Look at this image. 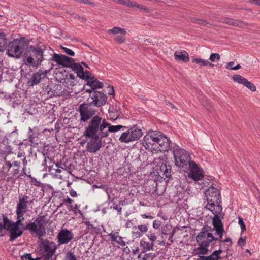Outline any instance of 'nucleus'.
I'll use <instances>...</instances> for the list:
<instances>
[{
	"mask_svg": "<svg viewBox=\"0 0 260 260\" xmlns=\"http://www.w3.org/2000/svg\"><path fill=\"white\" fill-rule=\"evenodd\" d=\"M48 223V220L45 215L39 216L33 222L26 223L25 226L17 228L12 226L8 223L0 222V233L3 229L9 232V241H13L16 239L21 236L24 230H28L31 234H35L40 240L43 239V237L46 235V228Z\"/></svg>",
	"mask_w": 260,
	"mask_h": 260,
	"instance_id": "f257e3e1",
	"label": "nucleus"
},
{
	"mask_svg": "<svg viewBox=\"0 0 260 260\" xmlns=\"http://www.w3.org/2000/svg\"><path fill=\"white\" fill-rule=\"evenodd\" d=\"M78 111L80 113V123H87L85 127L83 136L91 139L95 131L102 125L101 123L103 118L101 114H96L98 109L87 102L80 104Z\"/></svg>",
	"mask_w": 260,
	"mask_h": 260,
	"instance_id": "f03ea898",
	"label": "nucleus"
},
{
	"mask_svg": "<svg viewBox=\"0 0 260 260\" xmlns=\"http://www.w3.org/2000/svg\"><path fill=\"white\" fill-rule=\"evenodd\" d=\"M53 52V50L45 45H27L23 55V64L38 68L44 60L48 59V56L45 54L46 51Z\"/></svg>",
	"mask_w": 260,
	"mask_h": 260,
	"instance_id": "7ed1b4c3",
	"label": "nucleus"
},
{
	"mask_svg": "<svg viewBox=\"0 0 260 260\" xmlns=\"http://www.w3.org/2000/svg\"><path fill=\"white\" fill-rule=\"evenodd\" d=\"M101 124L91 137L92 141L87 144V149L90 152H95L101 148L102 140L107 138L110 132L115 133L121 129L126 128V126L121 125H111L105 118H103Z\"/></svg>",
	"mask_w": 260,
	"mask_h": 260,
	"instance_id": "20e7f679",
	"label": "nucleus"
},
{
	"mask_svg": "<svg viewBox=\"0 0 260 260\" xmlns=\"http://www.w3.org/2000/svg\"><path fill=\"white\" fill-rule=\"evenodd\" d=\"M40 250L38 254L40 257H37L33 258L30 253H26L21 256L22 260H50L58 248L57 245L55 242L50 241L48 239H45L41 242L39 245Z\"/></svg>",
	"mask_w": 260,
	"mask_h": 260,
	"instance_id": "39448f33",
	"label": "nucleus"
},
{
	"mask_svg": "<svg viewBox=\"0 0 260 260\" xmlns=\"http://www.w3.org/2000/svg\"><path fill=\"white\" fill-rule=\"evenodd\" d=\"M30 41L25 37L14 39L9 42L6 46H8L7 54L11 57L17 59L20 58L22 54L24 48L30 43Z\"/></svg>",
	"mask_w": 260,
	"mask_h": 260,
	"instance_id": "423d86ee",
	"label": "nucleus"
},
{
	"mask_svg": "<svg viewBox=\"0 0 260 260\" xmlns=\"http://www.w3.org/2000/svg\"><path fill=\"white\" fill-rule=\"evenodd\" d=\"M205 196L207 200V204L206 208L210 211V209H216L218 206H222L221 197L220 192L217 188L214 187H210L205 192Z\"/></svg>",
	"mask_w": 260,
	"mask_h": 260,
	"instance_id": "0eeeda50",
	"label": "nucleus"
},
{
	"mask_svg": "<svg viewBox=\"0 0 260 260\" xmlns=\"http://www.w3.org/2000/svg\"><path fill=\"white\" fill-rule=\"evenodd\" d=\"M171 151L174 156L175 162H196L193 159V157H194L193 154L176 145L171 148Z\"/></svg>",
	"mask_w": 260,
	"mask_h": 260,
	"instance_id": "6e6552de",
	"label": "nucleus"
},
{
	"mask_svg": "<svg viewBox=\"0 0 260 260\" xmlns=\"http://www.w3.org/2000/svg\"><path fill=\"white\" fill-rule=\"evenodd\" d=\"M176 166H181L182 164H175ZM188 165V168L186 171L187 176L189 178L195 181L202 180L204 177L202 169L199 167L197 164H182V167H187Z\"/></svg>",
	"mask_w": 260,
	"mask_h": 260,
	"instance_id": "1a4fd4ad",
	"label": "nucleus"
},
{
	"mask_svg": "<svg viewBox=\"0 0 260 260\" xmlns=\"http://www.w3.org/2000/svg\"><path fill=\"white\" fill-rule=\"evenodd\" d=\"M107 96L102 92L96 90L91 95V98L87 99V102L94 107H100L106 104Z\"/></svg>",
	"mask_w": 260,
	"mask_h": 260,
	"instance_id": "9d476101",
	"label": "nucleus"
},
{
	"mask_svg": "<svg viewBox=\"0 0 260 260\" xmlns=\"http://www.w3.org/2000/svg\"><path fill=\"white\" fill-rule=\"evenodd\" d=\"M196 239L199 246L208 247L210 243L214 242L215 237L212 233H207V231L201 230Z\"/></svg>",
	"mask_w": 260,
	"mask_h": 260,
	"instance_id": "9b49d317",
	"label": "nucleus"
},
{
	"mask_svg": "<svg viewBox=\"0 0 260 260\" xmlns=\"http://www.w3.org/2000/svg\"><path fill=\"white\" fill-rule=\"evenodd\" d=\"M222 206H219L216 207V209H212V210L210 209V211L214 215L212 218V224L215 231L224 229L223 224L219 216V215H220V216L222 217V218H223V216L224 214L222 213Z\"/></svg>",
	"mask_w": 260,
	"mask_h": 260,
	"instance_id": "f8f14e48",
	"label": "nucleus"
},
{
	"mask_svg": "<svg viewBox=\"0 0 260 260\" xmlns=\"http://www.w3.org/2000/svg\"><path fill=\"white\" fill-rule=\"evenodd\" d=\"M175 144H172L169 139L162 133L160 135L158 141L157 142V147L155 149H158L160 151H171V148L174 147Z\"/></svg>",
	"mask_w": 260,
	"mask_h": 260,
	"instance_id": "ddd939ff",
	"label": "nucleus"
},
{
	"mask_svg": "<svg viewBox=\"0 0 260 260\" xmlns=\"http://www.w3.org/2000/svg\"><path fill=\"white\" fill-rule=\"evenodd\" d=\"M74 234L67 229H62L58 233L56 239L58 245L67 244L73 238Z\"/></svg>",
	"mask_w": 260,
	"mask_h": 260,
	"instance_id": "4468645a",
	"label": "nucleus"
},
{
	"mask_svg": "<svg viewBox=\"0 0 260 260\" xmlns=\"http://www.w3.org/2000/svg\"><path fill=\"white\" fill-rule=\"evenodd\" d=\"M67 164H55V168L53 167V166H49L48 171L51 173H54L52 171H55V173H61L62 170L63 171H67V172L72 174V170L73 165L72 164H69L68 166L67 165Z\"/></svg>",
	"mask_w": 260,
	"mask_h": 260,
	"instance_id": "2eb2a0df",
	"label": "nucleus"
},
{
	"mask_svg": "<svg viewBox=\"0 0 260 260\" xmlns=\"http://www.w3.org/2000/svg\"><path fill=\"white\" fill-rule=\"evenodd\" d=\"M70 68L76 73L77 76L80 79H86L89 78L88 71H84L83 67L80 63H75L74 61Z\"/></svg>",
	"mask_w": 260,
	"mask_h": 260,
	"instance_id": "dca6fc26",
	"label": "nucleus"
},
{
	"mask_svg": "<svg viewBox=\"0 0 260 260\" xmlns=\"http://www.w3.org/2000/svg\"><path fill=\"white\" fill-rule=\"evenodd\" d=\"M28 129V142H25L26 146L29 145L31 147H36L39 144L38 134L37 133L34 132L30 127H29Z\"/></svg>",
	"mask_w": 260,
	"mask_h": 260,
	"instance_id": "f3484780",
	"label": "nucleus"
},
{
	"mask_svg": "<svg viewBox=\"0 0 260 260\" xmlns=\"http://www.w3.org/2000/svg\"><path fill=\"white\" fill-rule=\"evenodd\" d=\"M18 135L17 130L15 129L12 132L8 135L7 138V141L9 143H14L15 144L19 145V149H21V147H23V146H26V143L23 142H20L18 143V141L16 140Z\"/></svg>",
	"mask_w": 260,
	"mask_h": 260,
	"instance_id": "a211bd4d",
	"label": "nucleus"
},
{
	"mask_svg": "<svg viewBox=\"0 0 260 260\" xmlns=\"http://www.w3.org/2000/svg\"><path fill=\"white\" fill-rule=\"evenodd\" d=\"M13 148L9 145L6 147L5 151L0 150V156L3 158L5 162H11V160H8V156H12L13 158L16 156V153L13 151Z\"/></svg>",
	"mask_w": 260,
	"mask_h": 260,
	"instance_id": "6ab92c4d",
	"label": "nucleus"
},
{
	"mask_svg": "<svg viewBox=\"0 0 260 260\" xmlns=\"http://www.w3.org/2000/svg\"><path fill=\"white\" fill-rule=\"evenodd\" d=\"M140 246L142 248V252L145 253L148 251H153L154 249V243L152 242L146 241L144 239H142L140 241Z\"/></svg>",
	"mask_w": 260,
	"mask_h": 260,
	"instance_id": "aec40b11",
	"label": "nucleus"
},
{
	"mask_svg": "<svg viewBox=\"0 0 260 260\" xmlns=\"http://www.w3.org/2000/svg\"><path fill=\"white\" fill-rule=\"evenodd\" d=\"M50 55L51 57H48L47 60L53 61L56 62L58 66H63L66 55L61 54H56L54 53L53 51V52H51Z\"/></svg>",
	"mask_w": 260,
	"mask_h": 260,
	"instance_id": "412c9836",
	"label": "nucleus"
},
{
	"mask_svg": "<svg viewBox=\"0 0 260 260\" xmlns=\"http://www.w3.org/2000/svg\"><path fill=\"white\" fill-rule=\"evenodd\" d=\"M174 58L178 61L187 62L189 60V55L185 50L176 51L174 53Z\"/></svg>",
	"mask_w": 260,
	"mask_h": 260,
	"instance_id": "4be33fe9",
	"label": "nucleus"
},
{
	"mask_svg": "<svg viewBox=\"0 0 260 260\" xmlns=\"http://www.w3.org/2000/svg\"><path fill=\"white\" fill-rule=\"evenodd\" d=\"M142 144L146 149L155 150L157 147V145L153 142L151 137L148 133L144 137Z\"/></svg>",
	"mask_w": 260,
	"mask_h": 260,
	"instance_id": "5701e85b",
	"label": "nucleus"
},
{
	"mask_svg": "<svg viewBox=\"0 0 260 260\" xmlns=\"http://www.w3.org/2000/svg\"><path fill=\"white\" fill-rule=\"evenodd\" d=\"M28 198L29 197L27 196H24L22 198L20 197L18 203L16 207V209L26 212L28 208L27 204L28 203L27 200Z\"/></svg>",
	"mask_w": 260,
	"mask_h": 260,
	"instance_id": "b1692460",
	"label": "nucleus"
},
{
	"mask_svg": "<svg viewBox=\"0 0 260 260\" xmlns=\"http://www.w3.org/2000/svg\"><path fill=\"white\" fill-rule=\"evenodd\" d=\"M221 21L223 23L227 24L230 25H232L239 27H245L247 26V24L243 21L239 20H235L233 19H230L228 18H223Z\"/></svg>",
	"mask_w": 260,
	"mask_h": 260,
	"instance_id": "393cba45",
	"label": "nucleus"
},
{
	"mask_svg": "<svg viewBox=\"0 0 260 260\" xmlns=\"http://www.w3.org/2000/svg\"><path fill=\"white\" fill-rule=\"evenodd\" d=\"M129 129L132 135L130 140H133V141L138 140L143 135L142 130L136 125L130 127Z\"/></svg>",
	"mask_w": 260,
	"mask_h": 260,
	"instance_id": "a878e982",
	"label": "nucleus"
},
{
	"mask_svg": "<svg viewBox=\"0 0 260 260\" xmlns=\"http://www.w3.org/2000/svg\"><path fill=\"white\" fill-rule=\"evenodd\" d=\"M4 167L8 168V171L13 174V177H16L20 172L19 164H5Z\"/></svg>",
	"mask_w": 260,
	"mask_h": 260,
	"instance_id": "bb28decb",
	"label": "nucleus"
},
{
	"mask_svg": "<svg viewBox=\"0 0 260 260\" xmlns=\"http://www.w3.org/2000/svg\"><path fill=\"white\" fill-rule=\"evenodd\" d=\"M131 165L132 164H126L125 167L126 166L127 169H124L123 171L122 168H119L118 171L119 173L122 172V174L123 175L127 176L128 174H135L136 172H138L139 171L138 170H136L133 166H131Z\"/></svg>",
	"mask_w": 260,
	"mask_h": 260,
	"instance_id": "cd10ccee",
	"label": "nucleus"
},
{
	"mask_svg": "<svg viewBox=\"0 0 260 260\" xmlns=\"http://www.w3.org/2000/svg\"><path fill=\"white\" fill-rule=\"evenodd\" d=\"M43 79L40 77V75L39 73H34L32 74V77L27 82V85L30 87H32L35 85L39 84L41 80Z\"/></svg>",
	"mask_w": 260,
	"mask_h": 260,
	"instance_id": "c85d7f7f",
	"label": "nucleus"
},
{
	"mask_svg": "<svg viewBox=\"0 0 260 260\" xmlns=\"http://www.w3.org/2000/svg\"><path fill=\"white\" fill-rule=\"evenodd\" d=\"M2 216L3 217V222H5V223H8L9 224H10L12 226H14L17 228H20V226L23 225L22 223V222L24 221V220H19V219H17V221L16 222H13V221L10 220L4 214H2Z\"/></svg>",
	"mask_w": 260,
	"mask_h": 260,
	"instance_id": "c756f323",
	"label": "nucleus"
},
{
	"mask_svg": "<svg viewBox=\"0 0 260 260\" xmlns=\"http://www.w3.org/2000/svg\"><path fill=\"white\" fill-rule=\"evenodd\" d=\"M131 136L132 135L130 133V129L129 128L127 131L122 133L119 140L120 142L128 143L130 142L133 141V140H130L131 138V137H132Z\"/></svg>",
	"mask_w": 260,
	"mask_h": 260,
	"instance_id": "7c9ffc66",
	"label": "nucleus"
},
{
	"mask_svg": "<svg viewBox=\"0 0 260 260\" xmlns=\"http://www.w3.org/2000/svg\"><path fill=\"white\" fill-rule=\"evenodd\" d=\"M160 171L163 172V174L166 178H170L171 176V166L167 164H161L160 167Z\"/></svg>",
	"mask_w": 260,
	"mask_h": 260,
	"instance_id": "2f4dec72",
	"label": "nucleus"
},
{
	"mask_svg": "<svg viewBox=\"0 0 260 260\" xmlns=\"http://www.w3.org/2000/svg\"><path fill=\"white\" fill-rule=\"evenodd\" d=\"M208 247L205 246H200V247L193 249L192 253L194 255L206 254L208 252Z\"/></svg>",
	"mask_w": 260,
	"mask_h": 260,
	"instance_id": "473e14b6",
	"label": "nucleus"
},
{
	"mask_svg": "<svg viewBox=\"0 0 260 260\" xmlns=\"http://www.w3.org/2000/svg\"><path fill=\"white\" fill-rule=\"evenodd\" d=\"M67 73L66 71L64 70V72H60L56 74V78L57 80H58L60 82L62 83L68 84L69 81L67 78Z\"/></svg>",
	"mask_w": 260,
	"mask_h": 260,
	"instance_id": "72a5a7b5",
	"label": "nucleus"
},
{
	"mask_svg": "<svg viewBox=\"0 0 260 260\" xmlns=\"http://www.w3.org/2000/svg\"><path fill=\"white\" fill-rule=\"evenodd\" d=\"M58 87V86L55 85L51 83L48 85L45 88V91L51 95H58L59 94L55 91V88L57 89Z\"/></svg>",
	"mask_w": 260,
	"mask_h": 260,
	"instance_id": "f704fd0d",
	"label": "nucleus"
},
{
	"mask_svg": "<svg viewBox=\"0 0 260 260\" xmlns=\"http://www.w3.org/2000/svg\"><path fill=\"white\" fill-rule=\"evenodd\" d=\"M41 190L43 192L51 193L52 196H55V193L59 192V191H54L53 187L50 184H44Z\"/></svg>",
	"mask_w": 260,
	"mask_h": 260,
	"instance_id": "c9c22d12",
	"label": "nucleus"
},
{
	"mask_svg": "<svg viewBox=\"0 0 260 260\" xmlns=\"http://www.w3.org/2000/svg\"><path fill=\"white\" fill-rule=\"evenodd\" d=\"M7 41L5 34L0 32V52L3 51L4 48L7 45Z\"/></svg>",
	"mask_w": 260,
	"mask_h": 260,
	"instance_id": "e433bc0d",
	"label": "nucleus"
},
{
	"mask_svg": "<svg viewBox=\"0 0 260 260\" xmlns=\"http://www.w3.org/2000/svg\"><path fill=\"white\" fill-rule=\"evenodd\" d=\"M161 133V132L158 131H151L149 132L148 134L149 135L150 137H151L152 140L153 142H154V143L157 145V141H158V138H159Z\"/></svg>",
	"mask_w": 260,
	"mask_h": 260,
	"instance_id": "4c0bfd02",
	"label": "nucleus"
},
{
	"mask_svg": "<svg viewBox=\"0 0 260 260\" xmlns=\"http://www.w3.org/2000/svg\"><path fill=\"white\" fill-rule=\"evenodd\" d=\"M147 185L148 186L150 185L152 187V189L149 190V193H151V192L153 193L156 191V187L157 186V182L155 180H153V179L148 180V182L146 184V187H147Z\"/></svg>",
	"mask_w": 260,
	"mask_h": 260,
	"instance_id": "58836bf2",
	"label": "nucleus"
},
{
	"mask_svg": "<svg viewBox=\"0 0 260 260\" xmlns=\"http://www.w3.org/2000/svg\"><path fill=\"white\" fill-rule=\"evenodd\" d=\"M108 32L115 35L126 33L125 29L119 27H114L112 29L108 30Z\"/></svg>",
	"mask_w": 260,
	"mask_h": 260,
	"instance_id": "ea45409f",
	"label": "nucleus"
},
{
	"mask_svg": "<svg viewBox=\"0 0 260 260\" xmlns=\"http://www.w3.org/2000/svg\"><path fill=\"white\" fill-rule=\"evenodd\" d=\"M191 22L192 23H194L202 26H206L209 23L207 22V21L201 19H199L197 18H191Z\"/></svg>",
	"mask_w": 260,
	"mask_h": 260,
	"instance_id": "a19ab883",
	"label": "nucleus"
},
{
	"mask_svg": "<svg viewBox=\"0 0 260 260\" xmlns=\"http://www.w3.org/2000/svg\"><path fill=\"white\" fill-rule=\"evenodd\" d=\"M74 61L75 59L74 58L66 56L62 67L70 68Z\"/></svg>",
	"mask_w": 260,
	"mask_h": 260,
	"instance_id": "79ce46f5",
	"label": "nucleus"
},
{
	"mask_svg": "<svg viewBox=\"0 0 260 260\" xmlns=\"http://www.w3.org/2000/svg\"><path fill=\"white\" fill-rule=\"evenodd\" d=\"M232 78L235 82L243 85H244L245 81L246 80V78L238 74L233 75Z\"/></svg>",
	"mask_w": 260,
	"mask_h": 260,
	"instance_id": "37998d69",
	"label": "nucleus"
},
{
	"mask_svg": "<svg viewBox=\"0 0 260 260\" xmlns=\"http://www.w3.org/2000/svg\"><path fill=\"white\" fill-rule=\"evenodd\" d=\"M88 76H89V78L86 79H84L87 82L86 85L90 87L91 88L92 84H93L94 82V79H96L90 73V72L88 71Z\"/></svg>",
	"mask_w": 260,
	"mask_h": 260,
	"instance_id": "c03bdc74",
	"label": "nucleus"
},
{
	"mask_svg": "<svg viewBox=\"0 0 260 260\" xmlns=\"http://www.w3.org/2000/svg\"><path fill=\"white\" fill-rule=\"evenodd\" d=\"M125 34H120L119 35H116L114 38L115 41L119 44L124 43L126 40L125 37Z\"/></svg>",
	"mask_w": 260,
	"mask_h": 260,
	"instance_id": "a18cd8bd",
	"label": "nucleus"
},
{
	"mask_svg": "<svg viewBox=\"0 0 260 260\" xmlns=\"http://www.w3.org/2000/svg\"><path fill=\"white\" fill-rule=\"evenodd\" d=\"M103 87V83L99 81L96 78L94 79L93 84L91 87L92 90H96L97 89L102 88Z\"/></svg>",
	"mask_w": 260,
	"mask_h": 260,
	"instance_id": "49530a36",
	"label": "nucleus"
},
{
	"mask_svg": "<svg viewBox=\"0 0 260 260\" xmlns=\"http://www.w3.org/2000/svg\"><path fill=\"white\" fill-rule=\"evenodd\" d=\"M222 253V250L221 249H219L218 250H216L214 251L210 256H211L212 258H213L214 260H218L221 258V256L220 254Z\"/></svg>",
	"mask_w": 260,
	"mask_h": 260,
	"instance_id": "de8ad7c7",
	"label": "nucleus"
},
{
	"mask_svg": "<svg viewBox=\"0 0 260 260\" xmlns=\"http://www.w3.org/2000/svg\"><path fill=\"white\" fill-rule=\"evenodd\" d=\"M207 60H204L202 58H194L192 61L193 63H195L196 64L200 66V67L202 66H205Z\"/></svg>",
	"mask_w": 260,
	"mask_h": 260,
	"instance_id": "09e8293b",
	"label": "nucleus"
},
{
	"mask_svg": "<svg viewBox=\"0 0 260 260\" xmlns=\"http://www.w3.org/2000/svg\"><path fill=\"white\" fill-rule=\"evenodd\" d=\"M244 85L253 92L255 91L256 90V86L252 83L248 81L247 79L245 81Z\"/></svg>",
	"mask_w": 260,
	"mask_h": 260,
	"instance_id": "8fccbe9b",
	"label": "nucleus"
},
{
	"mask_svg": "<svg viewBox=\"0 0 260 260\" xmlns=\"http://www.w3.org/2000/svg\"><path fill=\"white\" fill-rule=\"evenodd\" d=\"M146 236L150 240V241L154 243V242L157 239V236L155 233H153L151 231L148 232V233L146 234Z\"/></svg>",
	"mask_w": 260,
	"mask_h": 260,
	"instance_id": "3c124183",
	"label": "nucleus"
},
{
	"mask_svg": "<svg viewBox=\"0 0 260 260\" xmlns=\"http://www.w3.org/2000/svg\"><path fill=\"white\" fill-rule=\"evenodd\" d=\"M216 231V234L218 235L219 236L218 237H215L214 242L217 241L219 242H221L223 240H222V236L223 233L225 232V231L224 229L222 230H218Z\"/></svg>",
	"mask_w": 260,
	"mask_h": 260,
	"instance_id": "603ef678",
	"label": "nucleus"
},
{
	"mask_svg": "<svg viewBox=\"0 0 260 260\" xmlns=\"http://www.w3.org/2000/svg\"><path fill=\"white\" fill-rule=\"evenodd\" d=\"M172 225L168 224H166L161 229V234L162 235L168 234L172 230Z\"/></svg>",
	"mask_w": 260,
	"mask_h": 260,
	"instance_id": "864d4df0",
	"label": "nucleus"
},
{
	"mask_svg": "<svg viewBox=\"0 0 260 260\" xmlns=\"http://www.w3.org/2000/svg\"><path fill=\"white\" fill-rule=\"evenodd\" d=\"M41 156L43 157V158L44 159V162H46L47 161V158L51 161V162H55V161L54 160H52L51 159V157H49V152H45V150H44V152H42L41 154Z\"/></svg>",
	"mask_w": 260,
	"mask_h": 260,
	"instance_id": "5fc2aeb1",
	"label": "nucleus"
},
{
	"mask_svg": "<svg viewBox=\"0 0 260 260\" xmlns=\"http://www.w3.org/2000/svg\"><path fill=\"white\" fill-rule=\"evenodd\" d=\"M148 224H141L138 226V229L139 231L143 235L148 231Z\"/></svg>",
	"mask_w": 260,
	"mask_h": 260,
	"instance_id": "6e6d98bb",
	"label": "nucleus"
},
{
	"mask_svg": "<svg viewBox=\"0 0 260 260\" xmlns=\"http://www.w3.org/2000/svg\"><path fill=\"white\" fill-rule=\"evenodd\" d=\"M118 234L119 233L118 232L113 233L111 232L110 233L108 236L110 237L111 240L112 242H115L117 243V238L118 237Z\"/></svg>",
	"mask_w": 260,
	"mask_h": 260,
	"instance_id": "4d7b16f0",
	"label": "nucleus"
},
{
	"mask_svg": "<svg viewBox=\"0 0 260 260\" xmlns=\"http://www.w3.org/2000/svg\"><path fill=\"white\" fill-rule=\"evenodd\" d=\"M60 48L62 49L63 52L67 55L71 56H74L75 55V52L71 49H69L66 47H63L62 46H61V45H60Z\"/></svg>",
	"mask_w": 260,
	"mask_h": 260,
	"instance_id": "13d9d810",
	"label": "nucleus"
},
{
	"mask_svg": "<svg viewBox=\"0 0 260 260\" xmlns=\"http://www.w3.org/2000/svg\"><path fill=\"white\" fill-rule=\"evenodd\" d=\"M220 59V56L218 53H212L209 57V60L212 62H215L216 60L219 61Z\"/></svg>",
	"mask_w": 260,
	"mask_h": 260,
	"instance_id": "bf43d9fd",
	"label": "nucleus"
},
{
	"mask_svg": "<svg viewBox=\"0 0 260 260\" xmlns=\"http://www.w3.org/2000/svg\"><path fill=\"white\" fill-rule=\"evenodd\" d=\"M67 78L68 79L69 81V83L68 84L72 85V84L74 83L75 80L74 75L68 73L67 74Z\"/></svg>",
	"mask_w": 260,
	"mask_h": 260,
	"instance_id": "052dcab7",
	"label": "nucleus"
},
{
	"mask_svg": "<svg viewBox=\"0 0 260 260\" xmlns=\"http://www.w3.org/2000/svg\"><path fill=\"white\" fill-rule=\"evenodd\" d=\"M16 213L17 216V219H19V220H24L23 216L26 212L16 209Z\"/></svg>",
	"mask_w": 260,
	"mask_h": 260,
	"instance_id": "680f3d73",
	"label": "nucleus"
},
{
	"mask_svg": "<svg viewBox=\"0 0 260 260\" xmlns=\"http://www.w3.org/2000/svg\"><path fill=\"white\" fill-rule=\"evenodd\" d=\"M238 219H239L238 223H239V224L241 226V232H243L246 229V226H245V223H244V222L243 221V219L242 218H241L239 216Z\"/></svg>",
	"mask_w": 260,
	"mask_h": 260,
	"instance_id": "e2e57ef3",
	"label": "nucleus"
},
{
	"mask_svg": "<svg viewBox=\"0 0 260 260\" xmlns=\"http://www.w3.org/2000/svg\"><path fill=\"white\" fill-rule=\"evenodd\" d=\"M246 236L241 237L238 241V245L241 246V247L244 246L246 244Z\"/></svg>",
	"mask_w": 260,
	"mask_h": 260,
	"instance_id": "0e129e2a",
	"label": "nucleus"
},
{
	"mask_svg": "<svg viewBox=\"0 0 260 260\" xmlns=\"http://www.w3.org/2000/svg\"><path fill=\"white\" fill-rule=\"evenodd\" d=\"M130 2V0H115V2H116L121 5H124L128 7L129 5Z\"/></svg>",
	"mask_w": 260,
	"mask_h": 260,
	"instance_id": "69168bd1",
	"label": "nucleus"
},
{
	"mask_svg": "<svg viewBox=\"0 0 260 260\" xmlns=\"http://www.w3.org/2000/svg\"><path fill=\"white\" fill-rule=\"evenodd\" d=\"M31 183L36 186L42 188L44 184L38 181L36 178H32Z\"/></svg>",
	"mask_w": 260,
	"mask_h": 260,
	"instance_id": "338daca9",
	"label": "nucleus"
},
{
	"mask_svg": "<svg viewBox=\"0 0 260 260\" xmlns=\"http://www.w3.org/2000/svg\"><path fill=\"white\" fill-rule=\"evenodd\" d=\"M66 258L68 260H77V258L74 253L70 252L67 253Z\"/></svg>",
	"mask_w": 260,
	"mask_h": 260,
	"instance_id": "774afa93",
	"label": "nucleus"
}]
</instances>
